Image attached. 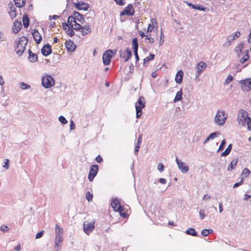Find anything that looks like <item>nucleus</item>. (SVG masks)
<instances>
[{
    "mask_svg": "<svg viewBox=\"0 0 251 251\" xmlns=\"http://www.w3.org/2000/svg\"><path fill=\"white\" fill-rule=\"evenodd\" d=\"M183 75V72L182 70H179V71H178L175 76V81L177 83L180 84L182 82Z\"/></svg>",
    "mask_w": 251,
    "mask_h": 251,
    "instance_id": "nucleus-19",
    "label": "nucleus"
},
{
    "mask_svg": "<svg viewBox=\"0 0 251 251\" xmlns=\"http://www.w3.org/2000/svg\"><path fill=\"white\" fill-rule=\"evenodd\" d=\"M23 25L24 26L25 28H27L29 26V19L28 18V17L27 15L25 14L23 16Z\"/></svg>",
    "mask_w": 251,
    "mask_h": 251,
    "instance_id": "nucleus-27",
    "label": "nucleus"
},
{
    "mask_svg": "<svg viewBox=\"0 0 251 251\" xmlns=\"http://www.w3.org/2000/svg\"><path fill=\"white\" fill-rule=\"evenodd\" d=\"M157 169L160 172H162L164 170V166L162 163H159L157 166Z\"/></svg>",
    "mask_w": 251,
    "mask_h": 251,
    "instance_id": "nucleus-51",
    "label": "nucleus"
},
{
    "mask_svg": "<svg viewBox=\"0 0 251 251\" xmlns=\"http://www.w3.org/2000/svg\"><path fill=\"white\" fill-rule=\"evenodd\" d=\"M243 48V44L240 43L234 49V51L236 52L239 57L240 56V53L242 52Z\"/></svg>",
    "mask_w": 251,
    "mask_h": 251,
    "instance_id": "nucleus-32",
    "label": "nucleus"
},
{
    "mask_svg": "<svg viewBox=\"0 0 251 251\" xmlns=\"http://www.w3.org/2000/svg\"><path fill=\"white\" fill-rule=\"evenodd\" d=\"M67 22L68 24L71 27L75 22H76L75 19V17L73 16V14L71 16L68 17Z\"/></svg>",
    "mask_w": 251,
    "mask_h": 251,
    "instance_id": "nucleus-33",
    "label": "nucleus"
},
{
    "mask_svg": "<svg viewBox=\"0 0 251 251\" xmlns=\"http://www.w3.org/2000/svg\"><path fill=\"white\" fill-rule=\"evenodd\" d=\"M54 78L50 75H46L42 79V84L45 88H50L54 85Z\"/></svg>",
    "mask_w": 251,
    "mask_h": 251,
    "instance_id": "nucleus-6",
    "label": "nucleus"
},
{
    "mask_svg": "<svg viewBox=\"0 0 251 251\" xmlns=\"http://www.w3.org/2000/svg\"><path fill=\"white\" fill-rule=\"evenodd\" d=\"M232 79H233L232 76L230 75H228V76H227V77L226 78V79L225 80V81L224 82V84L227 85L228 83H229V82L231 81H232Z\"/></svg>",
    "mask_w": 251,
    "mask_h": 251,
    "instance_id": "nucleus-47",
    "label": "nucleus"
},
{
    "mask_svg": "<svg viewBox=\"0 0 251 251\" xmlns=\"http://www.w3.org/2000/svg\"><path fill=\"white\" fill-rule=\"evenodd\" d=\"M176 161L178 169L182 173H186L189 171V166L180 160L177 157H176Z\"/></svg>",
    "mask_w": 251,
    "mask_h": 251,
    "instance_id": "nucleus-10",
    "label": "nucleus"
},
{
    "mask_svg": "<svg viewBox=\"0 0 251 251\" xmlns=\"http://www.w3.org/2000/svg\"><path fill=\"white\" fill-rule=\"evenodd\" d=\"M32 34L36 43L38 44H40L42 41V36L40 33L34 29V32H32Z\"/></svg>",
    "mask_w": 251,
    "mask_h": 251,
    "instance_id": "nucleus-17",
    "label": "nucleus"
},
{
    "mask_svg": "<svg viewBox=\"0 0 251 251\" xmlns=\"http://www.w3.org/2000/svg\"><path fill=\"white\" fill-rule=\"evenodd\" d=\"M72 28H73L74 30H79L81 29L82 28V26L81 25L79 24H78L76 22H75L73 25L71 27Z\"/></svg>",
    "mask_w": 251,
    "mask_h": 251,
    "instance_id": "nucleus-35",
    "label": "nucleus"
},
{
    "mask_svg": "<svg viewBox=\"0 0 251 251\" xmlns=\"http://www.w3.org/2000/svg\"><path fill=\"white\" fill-rule=\"evenodd\" d=\"M238 161V159L237 158L233 159L227 167V171H231L233 169H234L237 165Z\"/></svg>",
    "mask_w": 251,
    "mask_h": 251,
    "instance_id": "nucleus-24",
    "label": "nucleus"
},
{
    "mask_svg": "<svg viewBox=\"0 0 251 251\" xmlns=\"http://www.w3.org/2000/svg\"><path fill=\"white\" fill-rule=\"evenodd\" d=\"M51 48L49 44L44 45L41 49V52L44 56H47L51 53Z\"/></svg>",
    "mask_w": 251,
    "mask_h": 251,
    "instance_id": "nucleus-16",
    "label": "nucleus"
},
{
    "mask_svg": "<svg viewBox=\"0 0 251 251\" xmlns=\"http://www.w3.org/2000/svg\"><path fill=\"white\" fill-rule=\"evenodd\" d=\"M22 26V25L21 22H19L18 21H15L14 23L13 27V32L15 33H17L21 29Z\"/></svg>",
    "mask_w": 251,
    "mask_h": 251,
    "instance_id": "nucleus-22",
    "label": "nucleus"
},
{
    "mask_svg": "<svg viewBox=\"0 0 251 251\" xmlns=\"http://www.w3.org/2000/svg\"><path fill=\"white\" fill-rule=\"evenodd\" d=\"M201 234L203 236H206L209 234V232L208 231L207 229H203L201 231Z\"/></svg>",
    "mask_w": 251,
    "mask_h": 251,
    "instance_id": "nucleus-58",
    "label": "nucleus"
},
{
    "mask_svg": "<svg viewBox=\"0 0 251 251\" xmlns=\"http://www.w3.org/2000/svg\"><path fill=\"white\" fill-rule=\"evenodd\" d=\"M20 88L23 90H26L30 88V86L28 84H25L24 82L20 83Z\"/></svg>",
    "mask_w": 251,
    "mask_h": 251,
    "instance_id": "nucleus-40",
    "label": "nucleus"
},
{
    "mask_svg": "<svg viewBox=\"0 0 251 251\" xmlns=\"http://www.w3.org/2000/svg\"><path fill=\"white\" fill-rule=\"evenodd\" d=\"M250 119L247 111L244 110L239 111L238 116V122L239 125L246 126V124L250 121Z\"/></svg>",
    "mask_w": 251,
    "mask_h": 251,
    "instance_id": "nucleus-3",
    "label": "nucleus"
},
{
    "mask_svg": "<svg viewBox=\"0 0 251 251\" xmlns=\"http://www.w3.org/2000/svg\"><path fill=\"white\" fill-rule=\"evenodd\" d=\"M28 59L30 62H35L38 60L37 55L33 53L30 50H28Z\"/></svg>",
    "mask_w": 251,
    "mask_h": 251,
    "instance_id": "nucleus-21",
    "label": "nucleus"
},
{
    "mask_svg": "<svg viewBox=\"0 0 251 251\" xmlns=\"http://www.w3.org/2000/svg\"><path fill=\"white\" fill-rule=\"evenodd\" d=\"M243 57H245L247 60H248L249 58V51L248 50H246L244 51L243 53Z\"/></svg>",
    "mask_w": 251,
    "mask_h": 251,
    "instance_id": "nucleus-57",
    "label": "nucleus"
},
{
    "mask_svg": "<svg viewBox=\"0 0 251 251\" xmlns=\"http://www.w3.org/2000/svg\"><path fill=\"white\" fill-rule=\"evenodd\" d=\"M250 174V171L247 168L244 169L242 172V175L244 176V177L246 178Z\"/></svg>",
    "mask_w": 251,
    "mask_h": 251,
    "instance_id": "nucleus-38",
    "label": "nucleus"
},
{
    "mask_svg": "<svg viewBox=\"0 0 251 251\" xmlns=\"http://www.w3.org/2000/svg\"><path fill=\"white\" fill-rule=\"evenodd\" d=\"M153 28V26L151 25V24H149L148 28H147V32H151Z\"/></svg>",
    "mask_w": 251,
    "mask_h": 251,
    "instance_id": "nucleus-63",
    "label": "nucleus"
},
{
    "mask_svg": "<svg viewBox=\"0 0 251 251\" xmlns=\"http://www.w3.org/2000/svg\"><path fill=\"white\" fill-rule=\"evenodd\" d=\"M234 40V37H232L231 35L229 36L226 38V42L224 44L225 46L229 47L230 46L232 42Z\"/></svg>",
    "mask_w": 251,
    "mask_h": 251,
    "instance_id": "nucleus-34",
    "label": "nucleus"
},
{
    "mask_svg": "<svg viewBox=\"0 0 251 251\" xmlns=\"http://www.w3.org/2000/svg\"><path fill=\"white\" fill-rule=\"evenodd\" d=\"M93 195L90 192H88L86 194V199L88 201H92Z\"/></svg>",
    "mask_w": 251,
    "mask_h": 251,
    "instance_id": "nucleus-44",
    "label": "nucleus"
},
{
    "mask_svg": "<svg viewBox=\"0 0 251 251\" xmlns=\"http://www.w3.org/2000/svg\"><path fill=\"white\" fill-rule=\"evenodd\" d=\"M4 164L2 167L4 168L6 170H8L9 168V160L8 159H5L3 160Z\"/></svg>",
    "mask_w": 251,
    "mask_h": 251,
    "instance_id": "nucleus-43",
    "label": "nucleus"
},
{
    "mask_svg": "<svg viewBox=\"0 0 251 251\" xmlns=\"http://www.w3.org/2000/svg\"><path fill=\"white\" fill-rule=\"evenodd\" d=\"M73 16L75 17V21L77 20L81 24H83L85 22L83 16L80 14L79 12L75 11L73 12Z\"/></svg>",
    "mask_w": 251,
    "mask_h": 251,
    "instance_id": "nucleus-20",
    "label": "nucleus"
},
{
    "mask_svg": "<svg viewBox=\"0 0 251 251\" xmlns=\"http://www.w3.org/2000/svg\"><path fill=\"white\" fill-rule=\"evenodd\" d=\"M240 83L243 90H249L251 89V78L243 80L241 81Z\"/></svg>",
    "mask_w": 251,
    "mask_h": 251,
    "instance_id": "nucleus-14",
    "label": "nucleus"
},
{
    "mask_svg": "<svg viewBox=\"0 0 251 251\" xmlns=\"http://www.w3.org/2000/svg\"><path fill=\"white\" fill-rule=\"evenodd\" d=\"M227 117V115L224 111L218 110L214 118L215 122L219 126H223L225 124Z\"/></svg>",
    "mask_w": 251,
    "mask_h": 251,
    "instance_id": "nucleus-2",
    "label": "nucleus"
},
{
    "mask_svg": "<svg viewBox=\"0 0 251 251\" xmlns=\"http://www.w3.org/2000/svg\"><path fill=\"white\" fill-rule=\"evenodd\" d=\"M28 42V39L24 36L19 39L18 41H15L16 48L15 51L19 56H21L25 50V47Z\"/></svg>",
    "mask_w": 251,
    "mask_h": 251,
    "instance_id": "nucleus-1",
    "label": "nucleus"
},
{
    "mask_svg": "<svg viewBox=\"0 0 251 251\" xmlns=\"http://www.w3.org/2000/svg\"><path fill=\"white\" fill-rule=\"evenodd\" d=\"M58 119L59 122L63 125L66 124L68 123L66 118L63 116H60Z\"/></svg>",
    "mask_w": 251,
    "mask_h": 251,
    "instance_id": "nucleus-48",
    "label": "nucleus"
},
{
    "mask_svg": "<svg viewBox=\"0 0 251 251\" xmlns=\"http://www.w3.org/2000/svg\"><path fill=\"white\" fill-rule=\"evenodd\" d=\"M195 9H197V10H201V11H205L206 8L201 5H199V6L196 5V8H195Z\"/></svg>",
    "mask_w": 251,
    "mask_h": 251,
    "instance_id": "nucleus-55",
    "label": "nucleus"
},
{
    "mask_svg": "<svg viewBox=\"0 0 251 251\" xmlns=\"http://www.w3.org/2000/svg\"><path fill=\"white\" fill-rule=\"evenodd\" d=\"M206 64L205 62L201 61L196 65V78H198L201 72L206 68Z\"/></svg>",
    "mask_w": 251,
    "mask_h": 251,
    "instance_id": "nucleus-12",
    "label": "nucleus"
},
{
    "mask_svg": "<svg viewBox=\"0 0 251 251\" xmlns=\"http://www.w3.org/2000/svg\"><path fill=\"white\" fill-rule=\"evenodd\" d=\"M65 47L68 51L70 52L74 51L76 48V46L74 44V42L71 40H69L66 42Z\"/></svg>",
    "mask_w": 251,
    "mask_h": 251,
    "instance_id": "nucleus-18",
    "label": "nucleus"
},
{
    "mask_svg": "<svg viewBox=\"0 0 251 251\" xmlns=\"http://www.w3.org/2000/svg\"><path fill=\"white\" fill-rule=\"evenodd\" d=\"M95 220L93 219L91 221H86L83 223V230L87 234L89 235L90 233L95 229Z\"/></svg>",
    "mask_w": 251,
    "mask_h": 251,
    "instance_id": "nucleus-7",
    "label": "nucleus"
},
{
    "mask_svg": "<svg viewBox=\"0 0 251 251\" xmlns=\"http://www.w3.org/2000/svg\"><path fill=\"white\" fill-rule=\"evenodd\" d=\"M99 169V166L97 165H93L90 169L88 174V179L90 181H92L94 177L97 175Z\"/></svg>",
    "mask_w": 251,
    "mask_h": 251,
    "instance_id": "nucleus-9",
    "label": "nucleus"
},
{
    "mask_svg": "<svg viewBox=\"0 0 251 251\" xmlns=\"http://www.w3.org/2000/svg\"><path fill=\"white\" fill-rule=\"evenodd\" d=\"M243 179H244V177L241 179V181L239 182H237V183H235L233 186V187L234 188H235L238 186H239L241 184L243 183Z\"/></svg>",
    "mask_w": 251,
    "mask_h": 251,
    "instance_id": "nucleus-54",
    "label": "nucleus"
},
{
    "mask_svg": "<svg viewBox=\"0 0 251 251\" xmlns=\"http://www.w3.org/2000/svg\"><path fill=\"white\" fill-rule=\"evenodd\" d=\"M119 53H120V56L121 57L126 58V50H120L119 51Z\"/></svg>",
    "mask_w": 251,
    "mask_h": 251,
    "instance_id": "nucleus-50",
    "label": "nucleus"
},
{
    "mask_svg": "<svg viewBox=\"0 0 251 251\" xmlns=\"http://www.w3.org/2000/svg\"><path fill=\"white\" fill-rule=\"evenodd\" d=\"M62 245L57 243H54L53 251H59L61 249Z\"/></svg>",
    "mask_w": 251,
    "mask_h": 251,
    "instance_id": "nucleus-45",
    "label": "nucleus"
},
{
    "mask_svg": "<svg viewBox=\"0 0 251 251\" xmlns=\"http://www.w3.org/2000/svg\"><path fill=\"white\" fill-rule=\"evenodd\" d=\"M17 7H23L25 6V0H14Z\"/></svg>",
    "mask_w": 251,
    "mask_h": 251,
    "instance_id": "nucleus-31",
    "label": "nucleus"
},
{
    "mask_svg": "<svg viewBox=\"0 0 251 251\" xmlns=\"http://www.w3.org/2000/svg\"><path fill=\"white\" fill-rule=\"evenodd\" d=\"M62 25L63 28L65 30H67L68 27H71V26L69 25V24L68 23L67 24L66 23H62Z\"/></svg>",
    "mask_w": 251,
    "mask_h": 251,
    "instance_id": "nucleus-61",
    "label": "nucleus"
},
{
    "mask_svg": "<svg viewBox=\"0 0 251 251\" xmlns=\"http://www.w3.org/2000/svg\"><path fill=\"white\" fill-rule=\"evenodd\" d=\"M55 234L54 243L62 245L63 241V229L57 224L55 225Z\"/></svg>",
    "mask_w": 251,
    "mask_h": 251,
    "instance_id": "nucleus-5",
    "label": "nucleus"
},
{
    "mask_svg": "<svg viewBox=\"0 0 251 251\" xmlns=\"http://www.w3.org/2000/svg\"><path fill=\"white\" fill-rule=\"evenodd\" d=\"M186 233L194 236H197L198 234L195 229L193 228H189L186 231Z\"/></svg>",
    "mask_w": 251,
    "mask_h": 251,
    "instance_id": "nucleus-30",
    "label": "nucleus"
},
{
    "mask_svg": "<svg viewBox=\"0 0 251 251\" xmlns=\"http://www.w3.org/2000/svg\"><path fill=\"white\" fill-rule=\"evenodd\" d=\"M220 134V133L219 132H214L211 133L208 136V140H212V139H214L215 138L217 137Z\"/></svg>",
    "mask_w": 251,
    "mask_h": 251,
    "instance_id": "nucleus-36",
    "label": "nucleus"
},
{
    "mask_svg": "<svg viewBox=\"0 0 251 251\" xmlns=\"http://www.w3.org/2000/svg\"><path fill=\"white\" fill-rule=\"evenodd\" d=\"M9 15L11 19H14L16 17V8L12 5V6L10 7V10L8 11Z\"/></svg>",
    "mask_w": 251,
    "mask_h": 251,
    "instance_id": "nucleus-26",
    "label": "nucleus"
},
{
    "mask_svg": "<svg viewBox=\"0 0 251 251\" xmlns=\"http://www.w3.org/2000/svg\"><path fill=\"white\" fill-rule=\"evenodd\" d=\"M232 145L231 144H230L228 145L227 148L226 149V150L221 153V156H226L227 155L229 154L230 152L231 151V150L232 149Z\"/></svg>",
    "mask_w": 251,
    "mask_h": 251,
    "instance_id": "nucleus-28",
    "label": "nucleus"
},
{
    "mask_svg": "<svg viewBox=\"0 0 251 251\" xmlns=\"http://www.w3.org/2000/svg\"><path fill=\"white\" fill-rule=\"evenodd\" d=\"M199 214H200V219L201 220H203L205 217V212H204V209H200V212H199Z\"/></svg>",
    "mask_w": 251,
    "mask_h": 251,
    "instance_id": "nucleus-49",
    "label": "nucleus"
},
{
    "mask_svg": "<svg viewBox=\"0 0 251 251\" xmlns=\"http://www.w3.org/2000/svg\"><path fill=\"white\" fill-rule=\"evenodd\" d=\"M164 36L163 35V32L161 31L160 37L159 46H161L164 42Z\"/></svg>",
    "mask_w": 251,
    "mask_h": 251,
    "instance_id": "nucleus-52",
    "label": "nucleus"
},
{
    "mask_svg": "<svg viewBox=\"0 0 251 251\" xmlns=\"http://www.w3.org/2000/svg\"><path fill=\"white\" fill-rule=\"evenodd\" d=\"M81 32L82 33V35H86L89 33L91 32V27L90 25L88 24L85 25L84 26H82V28H81Z\"/></svg>",
    "mask_w": 251,
    "mask_h": 251,
    "instance_id": "nucleus-25",
    "label": "nucleus"
},
{
    "mask_svg": "<svg viewBox=\"0 0 251 251\" xmlns=\"http://www.w3.org/2000/svg\"><path fill=\"white\" fill-rule=\"evenodd\" d=\"M75 8L78 10H87L89 7L88 4L82 1H77L74 2Z\"/></svg>",
    "mask_w": 251,
    "mask_h": 251,
    "instance_id": "nucleus-15",
    "label": "nucleus"
},
{
    "mask_svg": "<svg viewBox=\"0 0 251 251\" xmlns=\"http://www.w3.org/2000/svg\"><path fill=\"white\" fill-rule=\"evenodd\" d=\"M132 45H133V49L135 55H138V40L137 38H134L132 39Z\"/></svg>",
    "mask_w": 251,
    "mask_h": 251,
    "instance_id": "nucleus-23",
    "label": "nucleus"
},
{
    "mask_svg": "<svg viewBox=\"0 0 251 251\" xmlns=\"http://www.w3.org/2000/svg\"><path fill=\"white\" fill-rule=\"evenodd\" d=\"M66 32L67 34L70 37L73 36L75 34V32L74 31L73 29L70 27H68Z\"/></svg>",
    "mask_w": 251,
    "mask_h": 251,
    "instance_id": "nucleus-42",
    "label": "nucleus"
},
{
    "mask_svg": "<svg viewBox=\"0 0 251 251\" xmlns=\"http://www.w3.org/2000/svg\"><path fill=\"white\" fill-rule=\"evenodd\" d=\"M146 39L148 40L149 42L151 44H152L154 42V38H153L151 37V35L150 34H147L146 36Z\"/></svg>",
    "mask_w": 251,
    "mask_h": 251,
    "instance_id": "nucleus-46",
    "label": "nucleus"
},
{
    "mask_svg": "<svg viewBox=\"0 0 251 251\" xmlns=\"http://www.w3.org/2000/svg\"><path fill=\"white\" fill-rule=\"evenodd\" d=\"M44 230H42L40 232H38L36 234L35 238L36 239H39L42 237L44 234Z\"/></svg>",
    "mask_w": 251,
    "mask_h": 251,
    "instance_id": "nucleus-53",
    "label": "nucleus"
},
{
    "mask_svg": "<svg viewBox=\"0 0 251 251\" xmlns=\"http://www.w3.org/2000/svg\"><path fill=\"white\" fill-rule=\"evenodd\" d=\"M246 126H247L248 129L251 131V119H250V121H249L248 123L246 124Z\"/></svg>",
    "mask_w": 251,
    "mask_h": 251,
    "instance_id": "nucleus-64",
    "label": "nucleus"
},
{
    "mask_svg": "<svg viewBox=\"0 0 251 251\" xmlns=\"http://www.w3.org/2000/svg\"><path fill=\"white\" fill-rule=\"evenodd\" d=\"M132 55V52L128 48L126 49V58L125 59V62H127Z\"/></svg>",
    "mask_w": 251,
    "mask_h": 251,
    "instance_id": "nucleus-37",
    "label": "nucleus"
},
{
    "mask_svg": "<svg viewBox=\"0 0 251 251\" xmlns=\"http://www.w3.org/2000/svg\"><path fill=\"white\" fill-rule=\"evenodd\" d=\"M140 147V144L137 143L136 145L135 146V151H134L135 154H137V152L139 151Z\"/></svg>",
    "mask_w": 251,
    "mask_h": 251,
    "instance_id": "nucleus-62",
    "label": "nucleus"
},
{
    "mask_svg": "<svg viewBox=\"0 0 251 251\" xmlns=\"http://www.w3.org/2000/svg\"><path fill=\"white\" fill-rule=\"evenodd\" d=\"M112 53V50H107L104 52L102 56V60L104 65H108L110 63Z\"/></svg>",
    "mask_w": 251,
    "mask_h": 251,
    "instance_id": "nucleus-11",
    "label": "nucleus"
},
{
    "mask_svg": "<svg viewBox=\"0 0 251 251\" xmlns=\"http://www.w3.org/2000/svg\"><path fill=\"white\" fill-rule=\"evenodd\" d=\"M9 229V227L7 226L2 225L0 227V230L3 232L7 231Z\"/></svg>",
    "mask_w": 251,
    "mask_h": 251,
    "instance_id": "nucleus-56",
    "label": "nucleus"
},
{
    "mask_svg": "<svg viewBox=\"0 0 251 251\" xmlns=\"http://www.w3.org/2000/svg\"><path fill=\"white\" fill-rule=\"evenodd\" d=\"M134 10L131 4H128L127 6L125 7L124 10L121 13V16L127 15L132 16L134 15Z\"/></svg>",
    "mask_w": 251,
    "mask_h": 251,
    "instance_id": "nucleus-13",
    "label": "nucleus"
},
{
    "mask_svg": "<svg viewBox=\"0 0 251 251\" xmlns=\"http://www.w3.org/2000/svg\"><path fill=\"white\" fill-rule=\"evenodd\" d=\"M182 90L181 89L179 91H178L176 95V97L174 100V101L175 102H176L182 99Z\"/></svg>",
    "mask_w": 251,
    "mask_h": 251,
    "instance_id": "nucleus-29",
    "label": "nucleus"
},
{
    "mask_svg": "<svg viewBox=\"0 0 251 251\" xmlns=\"http://www.w3.org/2000/svg\"><path fill=\"white\" fill-rule=\"evenodd\" d=\"M145 107V98L141 96L135 103L136 116L137 118H140L142 115V109Z\"/></svg>",
    "mask_w": 251,
    "mask_h": 251,
    "instance_id": "nucleus-4",
    "label": "nucleus"
},
{
    "mask_svg": "<svg viewBox=\"0 0 251 251\" xmlns=\"http://www.w3.org/2000/svg\"><path fill=\"white\" fill-rule=\"evenodd\" d=\"M211 198V197L210 195H208V194H205L204 195L203 198H202V200L203 201H209Z\"/></svg>",
    "mask_w": 251,
    "mask_h": 251,
    "instance_id": "nucleus-60",
    "label": "nucleus"
},
{
    "mask_svg": "<svg viewBox=\"0 0 251 251\" xmlns=\"http://www.w3.org/2000/svg\"><path fill=\"white\" fill-rule=\"evenodd\" d=\"M111 205L115 211H118L121 216L126 217V214L124 211V208L121 206L120 202L117 198L113 199Z\"/></svg>",
    "mask_w": 251,
    "mask_h": 251,
    "instance_id": "nucleus-8",
    "label": "nucleus"
},
{
    "mask_svg": "<svg viewBox=\"0 0 251 251\" xmlns=\"http://www.w3.org/2000/svg\"><path fill=\"white\" fill-rule=\"evenodd\" d=\"M226 143V140L225 139H223L222 141V142L221 143V144H220V145L219 146V149L217 150L218 152H219V151H221L223 150V149H224V147H225V145Z\"/></svg>",
    "mask_w": 251,
    "mask_h": 251,
    "instance_id": "nucleus-41",
    "label": "nucleus"
},
{
    "mask_svg": "<svg viewBox=\"0 0 251 251\" xmlns=\"http://www.w3.org/2000/svg\"><path fill=\"white\" fill-rule=\"evenodd\" d=\"M240 32L237 31L234 34L231 35L232 37H234V39L235 40L236 38H238L240 36Z\"/></svg>",
    "mask_w": 251,
    "mask_h": 251,
    "instance_id": "nucleus-59",
    "label": "nucleus"
},
{
    "mask_svg": "<svg viewBox=\"0 0 251 251\" xmlns=\"http://www.w3.org/2000/svg\"><path fill=\"white\" fill-rule=\"evenodd\" d=\"M154 58V55L153 54H150L148 57H146L144 60V64L149 62L150 60H152Z\"/></svg>",
    "mask_w": 251,
    "mask_h": 251,
    "instance_id": "nucleus-39",
    "label": "nucleus"
}]
</instances>
